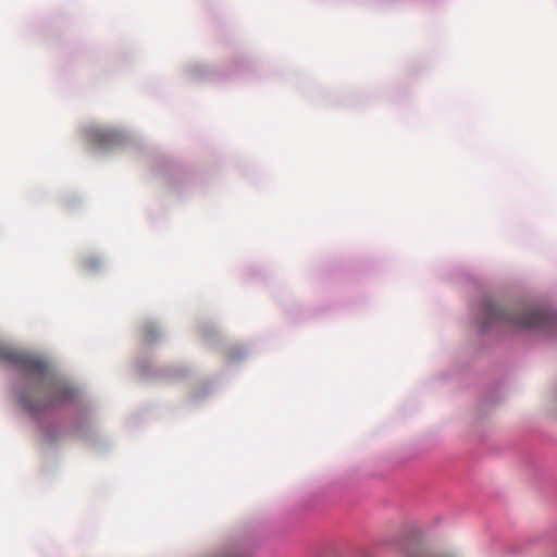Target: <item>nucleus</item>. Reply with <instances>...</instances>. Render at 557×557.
<instances>
[{
    "mask_svg": "<svg viewBox=\"0 0 557 557\" xmlns=\"http://www.w3.org/2000/svg\"><path fill=\"white\" fill-rule=\"evenodd\" d=\"M145 334H154V329L152 326H146L145 327Z\"/></svg>",
    "mask_w": 557,
    "mask_h": 557,
    "instance_id": "nucleus-4",
    "label": "nucleus"
},
{
    "mask_svg": "<svg viewBox=\"0 0 557 557\" xmlns=\"http://www.w3.org/2000/svg\"><path fill=\"white\" fill-rule=\"evenodd\" d=\"M0 361L38 379L37 385L20 398L21 406L32 416L52 410L76 396L75 388L57 380L49 366L38 358L0 343Z\"/></svg>",
    "mask_w": 557,
    "mask_h": 557,
    "instance_id": "nucleus-1",
    "label": "nucleus"
},
{
    "mask_svg": "<svg viewBox=\"0 0 557 557\" xmlns=\"http://www.w3.org/2000/svg\"><path fill=\"white\" fill-rule=\"evenodd\" d=\"M555 317L545 309L518 306L504 308L503 306L487 301L484 305V326L494 322L508 323L519 329L545 327L553 324Z\"/></svg>",
    "mask_w": 557,
    "mask_h": 557,
    "instance_id": "nucleus-2",
    "label": "nucleus"
},
{
    "mask_svg": "<svg viewBox=\"0 0 557 557\" xmlns=\"http://www.w3.org/2000/svg\"><path fill=\"white\" fill-rule=\"evenodd\" d=\"M94 143L99 148L115 146L122 141V134L115 129L98 128L91 133Z\"/></svg>",
    "mask_w": 557,
    "mask_h": 557,
    "instance_id": "nucleus-3",
    "label": "nucleus"
}]
</instances>
